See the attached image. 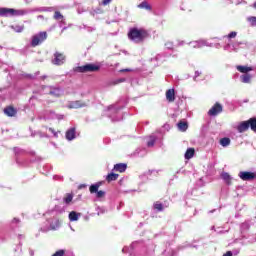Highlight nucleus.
Wrapping results in <instances>:
<instances>
[{"instance_id": "1", "label": "nucleus", "mask_w": 256, "mask_h": 256, "mask_svg": "<svg viewBox=\"0 0 256 256\" xmlns=\"http://www.w3.org/2000/svg\"><path fill=\"white\" fill-rule=\"evenodd\" d=\"M147 36V31L144 29L132 28L128 33L129 40L134 43H143L147 39Z\"/></svg>"}, {"instance_id": "2", "label": "nucleus", "mask_w": 256, "mask_h": 256, "mask_svg": "<svg viewBox=\"0 0 256 256\" xmlns=\"http://www.w3.org/2000/svg\"><path fill=\"white\" fill-rule=\"evenodd\" d=\"M23 15H27V10L0 8V17H21Z\"/></svg>"}, {"instance_id": "3", "label": "nucleus", "mask_w": 256, "mask_h": 256, "mask_svg": "<svg viewBox=\"0 0 256 256\" xmlns=\"http://www.w3.org/2000/svg\"><path fill=\"white\" fill-rule=\"evenodd\" d=\"M101 69L100 66L95 64H86L84 66H80L76 68L78 73H95Z\"/></svg>"}, {"instance_id": "4", "label": "nucleus", "mask_w": 256, "mask_h": 256, "mask_svg": "<svg viewBox=\"0 0 256 256\" xmlns=\"http://www.w3.org/2000/svg\"><path fill=\"white\" fill-rule=\"evenodd\" d=\"M47 39V32H40L32 37L31 45L32 47H37V45H41L43 41Z\"/></svg>"}, {"instance_id": "5", "label": "nucleus", "mask_w": 256, "mask_h": 256, "mask_svg": "<svg viewBox=\"0 0 256 256\" xmlns=\"http://www.w3.org/2000/svg\"><path fill=\"white\" fill-rule=\"evenodd\" d=\"M222 112H223V106L219 104V102H216V104L208 111V115H210V117H215Z\"/></svg>"}, {"instance_id": "6", "label": "nucleus", "mask_w": 256, "mask_h": 256, "mask_svg": "<svg viewBox=\"0 0 256 256\" xmlns=\"http://www.w3.org/2000/svg\"><path fill=\"white\" fill-rule=\"evenodd\" d=\"M68 109H81L87 107V104L81 100L70 101L67 105Z\"/></svg>"}, {"instance_id": "7", "label": "nucleus", "mask_w": 256, "mask_h": 256, "mask_svg": "<svg viewBox=\"0 0 256 256\" xmlns=\"http://www.w3.org/2000/svg\"><path fill=\"white\" fill-rule=\"evenodd\" d=\"M53 65H63L65 63V55L63 53L56 52L52 59Z\"/></svg>"}, {"instance_id": "8", "label": "nucleus", "mask_w": 256, "mask_h": 256, "mask_svg": "<svg viewBox=\"0 0 256 256\" xmlns=\"http://www.w3.org/2000/svg\"><path fill=\"white\" fill-rule=\"evenodd\" d=\"M242 181H253L255 179L256 174L254 172H247V171H242L238 175Z\"/></svg>"}, {"instance_id": "9", "label": "nucleus", "mask_w": 256, "mask_h": 256, "mask_svg": "<svg viewBox=\"0 0 256 256\" xmlns=\"http://www.w3.org/2000/svg\"><path fill=\"white\" fill-rule=\"evenodd\" d=\"M249 127H251L249 120L243 121L238 125L237 131H238V133H245V131H247L249 129Z\"/></svg>"}, {"instance_id": "10", "label": "nucleus", "mask_w": 256, "mask_h": 256, "mask_svg": "<svg viewBox=\"0 0 256 256\" xmlns=\"http://www.w3.org/2000/svg\"><path fill=\"white\" fill-rule=\"evenodd\" d=\"M189 45L192 49H201V47H205V45H207V42H205V40H199L190 42Z\"/></svg>"}, {"instance_id": "11", "label": "nucleus", "mask_w": 256, "mask_h": 256, "mask_svg": "<svg viewBox=\"0 0 256 256\" xmlns=\"http://www.w3.org/2000/svg\"><path fill=\"white\" fill-rule=\"evenodd\" d=\"M49 95H52L53 97H61V95L63 94V92L61 91V89L59 88H55L53 86H49Z\"/></svg>"}, {"instance_id": "12", "label": "nucleus", "mask_w": 256, "mask_h": 256, "mask_svg": "<svg viewBox=\"0 0 256 256\" xmlns=\"http://www.w3.org/2000/svg\"><path fill=\"white\" fill-rule=\"evenodd\" d=\"M114 171H118L119 173H125V171H127V164L125 163L115 164Z\"/></svg>"}, {"instance_id": "13", "label": "nucleus", "mask_w": 256, "mask_h": 256, "mask_svg": "<svg viewBox=\"0 0 256 256\" xmlns=\"http://www.w3.org/2000/svg\"><path fill=\"white\" fill-rule=\"evenodd\" d=\"M166 99H167V101H169V103H173V101H175V90L174 89L167 90Z\"/></svg>"}, {"instance_id": "14", "label": "nucleus", "mask_w": 256, "mask_h": 256, "mask_svg": "<svg viewBox=\"0 0 256 256\" xmlns=\"http://www.w3.org/2000/svg\"><path fill=\"white\" fill-rule=\"evenodd\" d=\"M4 113L5 115H7L8 117H15V115H17V110H15V108L9 106V107H6L4 109Z\"/></svg>"}, {"instance_id": "15", "label": "nucleus", "mask_w": 256, "mask_h": 256, "mask_svg": "<svg viewBox=\"0 0 256 256\" xmlns=\"http://www.w3.org/2000/svg\"><path fill=\"white\" fill-rule=\"evenodd\" d=\"M236 69H237V71H239L240 73H244V75H245V74H248L249 71H253V67L241 66V65L236 66Z\"/></svg>"}, {"instance_id": "16", "label": "nucleus", "mask_w": 256, "mask_h": 256, "mask_svg": "<svg viewBox=\"0 0 256 256\" xmlns=\"http://www.w3.org/2000/svg\"><path fill=\"white\" fill-rule=\"evenodd\" d=\"M67 141H73L75 139V128H70L66 131Z\"/></svg>"}, {"instance_id": "17", "label": "nucleus", "mask_w": 256, "mask_h": 256, "mask_svg": "<svg viewBox=\"0 0 256 256\" xmlns=\"http://www.w3.org/2000/svg\"><path fill=\"white\" fill-rule=\"evenodd\" d=\"M117 179H119V174L116 173H110L106 176V181H108V183H111V181H117Z\"/></svg>"}, {"instance_id": "18", "label": "nucleus", "mask_w": 256, "mask_h": 256, "mask_svg": "<svg viewBox=\"0 0 256 256\" xmlns=\"http://www.w3.org/2000/svg\"><path fill=\"white\" fill-rule=\"evenodd\" d=\"M138 8L139 9H145L146 11H151V5L149 4V2L148 1H143L142 3H140L139 5H138Z\"/></svg>"}, {"instance_id": "19", "label": "nucleus", "mask_w": 256, "mask_h": 256, "mask_svg": "<svg viewBox=\"0 0 256 256\" xmlns=\"http://www.w3.org/2000/svg\"><path fill=\"white\" fill-rule=\"evenodd\" d=\"M193 155H195V149L188 148L185 153V159H193Z\"/></svg>"}, {"instance_id": "20", "label": "nucleus", "mask_w": 256, "mask_h": 256, "mask_svg": "<svg viewBox=\"0 0 256 256\" xmlns=\"http://www.w3.org/2000/svg\"><path fill=\"white\" fill-rule=\"evenodd\" d=\"M220 145L222 147H229V145H231V139L227 137L220 139Z\"/></svg>"}, {"instance_id": "21", "label": "nucleus", "mask_w": 256, "mask_h": 256, "mask_svg": "<svg viewBox=\"0 0 256 256\" xmlns=\"http://www.w3.org/2000/svg\"><path fill=\"white\" fill-rule=\"evenodd\" d=\"M240 79L242 81V83H251V79H252V76L251 74H244L242 76H240Z\"/></svg>"}, {"instance_id": "22", "label": "nucleus", "mask_w": 256, "mask_h": 256, "mask_svg": "<svg viewBox=\"0 0 256 256\" xmlns=\"http://www.w3.org/2000/svg\"><path fill=\"white\" fill-rule=\"evenodd\" d=\"M70 221H79V213L72 211L69 213Z\"/></svg>"}, {"instance_id": "23", "label": "nucleus", "mask_w": 256, "mask_h": 256, "mask_svg": "<svg viewBox=\"0 0 256 256\" xmlns=\"http://www.w3.org/2000/svg\"><path fill=\"white\" fill-rule=\"evenodd\" d=\"M221 177L223 180H225L227 185H231V176L229 175V173L224 172V173H222Z\"/></svg>"}, {"instance_id": "24", "label": "nucleus", "mask_w": 256, "mask_h": 256, "mask_svg": "<svg viewBox=\"0 0 256 256\" xmlns=\"http://www.w3.org/2000/svg\"><path fill=\"white\" fill-rule=\"evenodd\" d=\"M177 125H178L179 131H187V129L189 127L187 122H179Z\"/></svg>"}, {"instance_id": "25", "label": "nucleus", "mask_w": 256, "mask_h": 256, "mask_svg": "<svg viewBox=\"0 0 256 256\" xmlns=\"http://www.w3.org/2000/svg\"><path fill=\"white\" fill-rule=\"evenodd\" d=\"M53 18H54L56 21H63V19H65V17L63 16V14H61V12H59V11H55V12H54Z\"/></svg>"}, {"instance_id": "26", "label": "nucleus", "mask_w": 256, "mask_h": 256, "mask_svg": "<svg viewBox=\"0 0 256 256\" xmlns=\"http://www.w3.org/2000/svg\"><path fill=\"white\" fill-rule=\"evenodd\" d=\"M101 187V183H96L90 186V193H97Z\"/></svg>"}, {"instance_id": "27", "label": "nucleus", "mask_w": 256, "mask_h": 256, "mask_svg": "<svg viewBox=\"0 0 256 256\" xmlns=\"http://www.w3.org/2000/svg\"><path fill=\"white\" fill-rule=\"evenodd\" d=\"M250 123V129L256 133V118H250L249 119Z\"/></svg>"}, {"instance_id": "28", "label": "nucleus", "mask_w": 256, "mask_h": 256, "mask_svg": "<svg viewBox=\"0 0 256 256\" xmlns=\"http://www.w3.org/2000/svg\"><path fill=\"white\" fill-rule=\"evenodd\" d=\"M63 201L66 203V205H69V203L73 201V194H66V196L63 198Z\"/></svg>"}, {"instance_id": "29", "label": "nucleus", "mask_w": 256, "mask_h": 256, "mask_svg": "<svg viewBox=\"0 0 256 256\" xmlns=\"http://www.w3.org/2000/svg\"><path fill=\"white\" fill-rule=\"evenodd\" d=\"M155 141H157V137L150 136L149 141L147 142L148 147H153V145H155Z\"/></svg>"}, {"instance_id": "30", "label": "nucleus", "mask_w": 256, "mask_h": 256, "mask_svg": "<svg viewBox=\"0 0 256 256\" xmlns=\"http://www.w3.org/2000/svg\"><path fill=\"white\" fill-rule=\"evenodd\" d=\"M12 29H14L16 33H21L23 32V29H25V27L16 25V26H12Z\"/></svg>"}, {"instance_id": "31", "label": "nucleus", "mask_w": 256, "mask_h": 256, "mask_svg": "<svg viewBox=\"0 0 256 256\" xmlns=\"http://www.w3.org/2000/svg\"><path fill=\"white\" fill-rule=\"evenodd\" d=\"M154 209H156V211H163V204H161L159 202H155Z\"/></svg>"}, {"instance_id": "32", "label": "nucleus", "mask_w": 256, "mask_h": 256, "mask_svg": "<svg viewBox=\"0 0 256 256\" xmlns=\"http://www.w3.org/2000/svg\"><path fill=\"white\" fill-rule=\"evenodd\" d=\"M96 197H98V199H101V197H105V191L103 190H98V192H96Z\"/></svg>"}, {"instance_id": "33", "label": "nucleus", "mask_w": 256, "mask_h": 256, "mask_svg": "<svg viewBox=\"0 0 256 256\" xmlns=\"http://www.w3.org/2000/svg\"><path fill=\"white\" fill-rule=\"evenodd\" d=\"M48 131L53 134L54 137H59V132L55 131L53 128H48Z\"/></svg>"}, {"instance_id": "34", "label": "nucleus", "mask_w": 256, "mask_h": 256, "mask_svg": "<svg viewBox=\"0 0 256 256\" xmlns=\"http://www.w3.org/2000/svg\"><path fill=\"white\" fill-rule=\"evenodd\" d=\"M237 37V32L233 31L228 34V39H235Z\"/></svg>"}, {"instance_id": "35", "label": "nucleus", "mask_w": 256, "mask_h": 256, "mask_svg": "<svg viewBox=\"0 0 256 256\" xmlns=\"http://www.w3.org/2000/svg\"><path fill=\"white\" fill-rule=\"evenodd\" d=\"M65 255V250H58L55 254H53L52 256H63Z\"/></svg>"}, {"instance_id": "36", "label": "nucleus", "mask_w": 256, "mask_h": 256, "mask_svg": "<svg viewBox=\"0 0 256 256\" xmlns=\"http://www.w3.org/2000/svg\"><path fill=\"white\" fill-rule=\"evenodd\" d=\"M248 21L251 22V25L256 26V17H250Z\"/></svg>"}, {"instance_id": "37", "label": "nucleus", "mask_w": 256, "mask_h": 256, "mask_svg": "<svg viewBox=\"0 0 256 256\" xmlns=\"http://www.w3.org/2000/svg\"><path fill=\"white\" fill-rule=\"evenodd\" d=\"M166 49H173V42H167L165 44Z\"/></svg>"}, {"instance_id": "38", "label": "nucleus", "mask_w": 256, "mask_h": 256, "mask_svg": "<svg viewBox=\"0 0 256 256\" xmlns=\"http://www.w3.org/2000/svg\"><path fill=\"white\" fill-rule=\"evenodd\" d=\"M131 71H133V69L126 68V69H121L120 73H131Z\"/></svg>"}, {"instance_id": "39", "label": "nucleus", "mask_w": 256, "mask_h": 256, "mask_svg": "<svg viewBox=\"0 0 256 256\" xmlns=\"http://www.w3.org/2000/svg\"><path fill=\"white\" fill-rule=\"evenodd\" d=\"M119 83H125V78L118 79L114 82V85H119Z\"/></svg>"}, {"instance_id": "40", "label": "nucleus", "mask_w": 256, "mask_h": 256, "mask_svg": "<svg viewBox=\"0 0 256 256\" xmlns=\"http://www.w3.org/2000/svg\"><path fill=\"white\" fill-rule=\"evenodd\" d=\"M108 111H112L113 113H117V108L114 107V106H110V107L108 108Z\"/></svg>"}, {"instance_id": "41", "label": "nucleus", "mask_w": 256, "mask_h": 256, "mask_svg": "<svg viewBox=\"0 0 256 256\" xmlns=\"http://www.w3.org/2000/svg\"><path fill=\"white\" fill-rule=\"evenodd\" d=\"M201 75L200 71H196L195 75H194V81H197V77H199Z\"/></svg>"}, {"instance_id": "42", "label": "nucleus", "mask_w": 256, "mask_h": 256, "mask_svg": "<svg viewBox=\"0 0 256 256\" xmlns=\"http://www.w3.org/2000/svg\"><path fill=\"white\" fill-rule=\"evenodd\" d=\"M112 0H103L102 5L107 6L109 3H111Z\"/></svg>"}, {"instance_id": "43", "label": "nucleus", "mask_w": 256, "mask_h": 256, "mask_svg": "<svg viewBox=\"0 0 256 256\" xmlns=\"http://www.w3.org/2000/svg\"><path fill=\"white\" fill-rule=\"evenodd\" d=\"M12 223H20V220L17 219V218H14L13 221H12Z\"/></svg>"}, {"instance_id": "44", "label": "nucleus", "mask_w": 256, "mask_h": 256, "mask_svg": "<svg viewBox=\"0 0 256 256\" xmlns=\"http://www.w3.org/2000/svg\"><path fill=\"white\" fill-rule=\"evenodd\" d=\"M240 251H241L240 249H237V250L234 251V254H235V255H239V252H240Z\"/></svg>"}, {"instance_id": "45", "label": "nucleus", "mask_w": 256, "mask_h": 256, "mask_svg": "<svg viewBox=\"0 0 256 256\" xmlns=\"http://www.w3.org/2000/svg\"><path fill=\"white\" fill-rule=\"evenodd\" d=\"M41 79H42L43 81H45V79H47V76H46V75L41 76Z\"/></svg>"}, {"instance_id": "46", "label": "nucleus", "mask_w": 256, "mask_h": 256, "mask_svg": "<svg viewBox=\"0 0 256 256\" xmlns=\"http://www.w3.org/2000/svg\"><path fill=\"white\" fill-rule=\"evenodd\" d=\"M38 19H44L43 15H39Z\"/></svg>"}, {"instance_id": "47", "label": "nucleus", "mask_w": 256, "mask_h": 256, "mask_svg": "<svg viewBox=\"0 0 256 256\" xmlns=\"http://www.w3.org/2000/svg\"><path fill=\"white\" fill-rule=\"evenodd\" d=\"M254 9H256V2L253 4Z\"/></svg>"}, {"instance_id": "48", "label": "nucleus", "mask_w": 256, "mask_h": 256, "mask_svg": "<svg viewBox=\"0 0 256 256\" xmlns=\"http://www.w3.org/2000/svg\"><path fill=\"white\" fill-rule=\"evenodd\" d=\"M126 249H127V248H123V249H122V252L125 253V250H126Z\"/></svg>"}, {"instance_id": "49", "label": "nucleus", "mask_w": 256, "mask_h": 256, "mask_svg": "<svg viewBox=\"0 0 256 256\" xmlns=\"http://www.w3.org/2000/svg\"><path fill=\"white\" fill-rule=\"evenodd\" d=\"M36 75H39V72H37Z\"/></svg>"}]
</instances>
